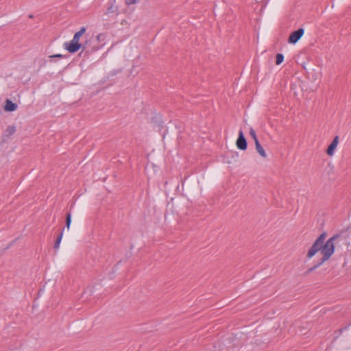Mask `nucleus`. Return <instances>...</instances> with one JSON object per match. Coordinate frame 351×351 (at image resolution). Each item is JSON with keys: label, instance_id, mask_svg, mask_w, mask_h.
Returning a JSON list of instances; mask_svg holds the SVG:
<instances>
[{"label": "nucleus", "instance_id": "1a4fd4ad", "mask_svg": "<svg viewBox=\"0 0 351 351\" xmlns=\"http://www.w3.org/2000/svg\"><path fill=\"white\" fill-rule=\"evenodd\" d=\"M106 14H114L117 15L119 14L117 6L114 5L113 4V3H110L109 2L108 3V7L107 10L106 12Z\"/></svg>", "mask_w": 351, "mask_h": 351}, {"label": "nucleus", "instance_id": "7ed1b4c3", "mask_svg": "<svg viewBox=\"0 0 351 351\" xmlns=\"http://www.w3.org/2000/svg\"><path fill=\"white\" fill-rule=\"evenodd\" d=\"M237 147L242 151H245L247 148V141L245 137L244 133L241 130L239 132L238 138L236 141Z\"/></svg>", "mask_w": 351, "mask_h": 351}, {"label": "nucleus", "instance_id": "0eeeda50", "mask_svg": "<svg viewBox=\"0 0 351 351\" xmlns=\"http://www.w3.org/2000/svg\"><path fill=\"white\" fill-rule=\"evenodd\" d=\"M17 104L14 103L9 99H6L5 101L4 110L6 112H13L17 109Z\"/></svg>", "mask_w": 351, "mask_h": 351}, {"label": "nucleus", "instance_id": "4be33fe9", "mask_svg": "<svg viewBox=\"0 0 351 351\" xmlns=\"http://www.w3.org/2000/svg\"><path fill=\"white\" fill-rule=\"evenodd\" d=\"M347 328H348L347 326H345L343 329H347Z\"/></svg>", "mask_w": 351, "mask_h": 351}, {"label": "nucleus", "instance_id": "a211bd4d", "mask_svg": "<svg viewBox=\"0 0 351 351\" xmlns=\"http://www.w3.org/2000/svg\"><path fill=\"white\" fill-rule=\"evenodd\" d=\"M64 56L62 54H60V53H57V54H54V55H51V56H49V58L52 59V58H64Z\"/></svg>", "mask_w": 351, "mask_h": 351}, {"label": "nucleus", "instance_id": "9d476101", "mask_svg": "<svg viewBox=\"0 0 351 351\" xmlns=\"http://www.w3.org/2000/svg\"><path fill=\"white\" fill-rule=\"evenodd\" d=\"M255 147H256V149L257 151V152L263 157V158H266L267 157V154L265 151V149H263V147L261 146L260 142H256L255 143Z\"/></svg>", "mask_w": 351, "mask_h": 351}, {"label": "nucleus", "instance_id": "2eb2a0df", "mask_svg": "<svg viewBox=\"0 0 351 351\" xmlns=\"http://www.w3.org/2000/svg\"><path fill=\"white\" fill-rule=\"evenodd\" d=\"M284 60V56L282 53H277L276 56V64H280Z\"/></svg>", "mask_w": 351, "mask_h": 351}, {"label": "nucleus", "instance_id": "412c9836", "mask_svg": "<svg viewBox=\"0 0 351 351\" xmlns=\"http://www.w3.org/2000/svg\"><path fill=\"white\" fill-rule=\"evenodd\" d=\"M28 17H29V19H33V18H34V15H33V14H29Z\"/></svg>", "mask_w": 351, "mask_h": 351}, {"label": "nucleus", "instance_id": "ddd939ff", "mask_svg": "<svg viewBox=\"0 0 351 351\" xmlns=\"http://www.w3.org/2000/svg\"><path fill=\"white\" fill-rule=\"evenodd\" d=\"M15 132H16L15 126L9 125V126H8L7 129L5 130L4 135L8 138L11 135H12Z\"/></svg>", "mask_w": 351, "mask_h": 351}, {"label": "nucleus", "instance_id": "dca6fc26", "mask_svg": "<svg viewBox=\"0 0 351 351\" xmlns=\"http://www.w3.org/2000/svg\"><path fill=\"white\" fill-rule=\"evenodd\" d=\"M250 135L251 136V137L254 141V143H256V142H259V141H258V139L257 138L256 132H255V130L253 128H250Z\"/></svg>", "mask_w": 351, "mask_h": 351}, {"label": "nucleus", "instance_id": "39448f33", "mask_svg": "<svg viewBox=\"0 0 351 351\" xmlns=\"http://www.w3.org/2000/svg\"><path fill=\"white\" fill-rule=\"evenodd\" d=\"M339 143V136H335L330 143V144L328 146L326 152V154L332 156L334 154L335 150L336 149L337 145Z\"/></svg>", "mask_w": 351, "mask_h": 351}, {"label": "nucleus", "instance_id": "9b49d317", "mask_svg": "<svg viewBox=\"0 0 351 351\" xmlns=\"http://www.w3.org/2000/svg\"><path fill=\"white\" fill-rule=\"evenodd\" d=\"M86 30V28L85 27H82L78 32L75 33L73 40H77V42H79L81 36L85 33Z\"/></svg>", "mask_w": 351, "mask_h": 351}, {"label": "nucleus", "instance_id": "aec40b11", "mask_svg": "<svg viewBox=\"0 0 351 351\" xmlns=\"http://www.w3.org/2000/svg\"><path fill=\"white\" fill-rule=\"evenodd\" d=\"M16 239H17L13 240L11 243H10L9 245L7 246V247L5 249L10 248L14 243V242L16 241Z\"/></svg>", "mask_w": 351, "mask_h": 351}, {"label": "nucleus", "instance_id": "4468645a", "mask_svg": "<svg viewBox=\"0 0 351 351\" xmlns=\"http://www.w3.org/2000/svg\"><path fill=\"white\" fill-rule=\"evenodd\" d=\"M71 223V212H68L66 215V219H65V226L67 229H69Z\"/></svg>", "mask_w": 351, "mask_h": 351}, {"label": "nucleus", "instance_id": "6ab92c4d", "mask_svg": "<svg viewBox=\"0 0 351 351\" xmlns=\"http://www.w3.org/2000/svg\"><path fill=\"white\" fill-rule=\"evenodd\" d=\"M138 0H125V2L127 5H132V4H135L138 2Z\"/></svg>", "mask_w": 351, "mask_h": 351}, {"label": "nucleus", "instance_id": "f03ea898", "mask_svg": "<svg viewBox=\"0 0 351 351\" xmlns=\"http://www.w3.org/2000/svg\"><path fill=\"white\" fill-rule=\"evenodd\" d=\"M90 44V40H87L84 43H80L77 40H71L70 42L65 43L64 44V49L71 53H74L82 49V51L84 52V50L88 48V45Z\"/></svg>", "mask_w": 351, "mask_h": 351}, {"label": "nucleus", "instance_id": "f8f14e48", "mask_svg": "<svg viewBox=\"0 0 351 351\" xmlns=\"http://www.w3.org/2000/svg\"><path fill=\"white\" fill-rule=\"evenodd\" d=\"M63 231H64V228L61 230L60 232L57 236V238H56L54 245H53L54 249H58L60 247V242H61V240L62 238V235H63Z\"/></svg>", "mask_w": 351, "mask_h": 351}, {"label": "nucleus", "instance_id": "6e6552de", "mask_svg": "<svg viewBox=\"0 0 351 351\" xmlns=\"http://www.w3.org/2000/svg\"><path fill=\"white\" fill-rule=\"evenodd\" d=\"M90 44H91V41L90 40V44L88 45V48H86L84 50V56H88V55L91 54L92 53L99 50L101 47V46H97H97H91Z\"/></svg>", "mask_w": 351, "mask_h": 351}, {"label": "nucleus", "instance_id": "20e7f679", "mask_svg": "<svg viewBox=\"0 0 351 351\" xmlns=\"http://www.w3.org/2000/svg\"><path fill=\"white\" fill-rule=\"evenodd\" d=\"M304 29L303 28H299L292 32L288 38V43L290 44H295L304 35Z\"/></svg>", "mask_w": 351, "mask_h": 351}, {"label": "nucleus", "instance_id": "423d86ee", "mask_svg": "<svg viewBox=\"0 0 351 351\" xmlns=\"http://www.w3.org/2000/svg\"><path fill=\"white\" fill-rule=\"evenodd\" d=\"M151 123L153 124L154 127L158 128L159 130L162 128L163 122L162 121L161 117L159 114H155L151 118Z\"/></svg>", "mask_w": 351, "mask_h": 351}, {"label": "nucleus", "instance_id": "f257e3e1", "mask_svg": "<svg viewBox=\"0 0 351 351\" xmlns=\"http://www.w3.org/2000/svg\"><path fill=\"white\" fill-rule=\"evenodd\" d=\"M327 233L323 232L314 241L306 254V258L311 259L318 252H321L322 257L313 267L308 269L304 275L307 276L328 261L335 250V241L339 238V234H335L326 241Z\"/></svg>", "mask_w": 351, "mask_h": 351}, {"label": "nucleus", "instance_id": "f3484780", "mask_svg": "<svg viewBox=\"0 0 351 351\" xmlns=\"http://www.w3.org/2000/svg\"><path fill=\"white\" fill-rule=\"evenodd\" d=\"M104 38H105V35L104 34H99L97 36L96 39L98 42H100L101 40H104Z\"/></svg>", "mask_w": 351, "mask_h": 351}]
</instances>
